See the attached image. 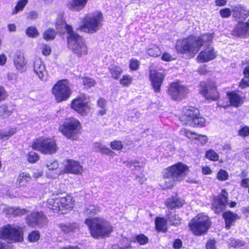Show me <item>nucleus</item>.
Listing matches in <instances>:
<instances>
[{"label":"nucleus","mask_w":249,"mask_h":249,"mask_svg":"<svg viewBox=\"0 0 249 249\" xmlns=\"http://www.w3.org/2000/svg\"><path fill=\"white\" fill-rule=\"evenodd\" d=\"M55 27L58 32H67L68 48L77 56L82 57L88 53V47L82 37L73 31L71 25L67 24L63 16L59 14L56 19Z\"/></svg>","instance_id":"1"},{"label":"nucleus","mask_w":249,"mask_h":249,"mask_svg":"<svg viewBox=\"0 0 249 249\" xmlns=\"http://www.w3.org/2000/svg\"><path fill=\"white\" fill-rule=\"evenodd\" d=\"M213 38V35L211 34H203L197 37L191 36L187 38L178 40L175 48L178 53L193 57L203 45L211 43Z\"/></svg>","instance_id":"2"},{"label":"nucleus","mask_w":249,"mask_h":249,"mask_svg":"<svg viewBox=\"0 0 249 249\" xmlns=\"http://www.w3.org/2000/svg\"><path fill=\"white\" fill-rule=\"evenodd\" d=\"M189 172V167L180 162L165 169L163 172L165 179L163 187L165 189L172 188L178 182L184 180Z\"/></svg>","instance_id":"3"},{"label":"nucleus","mask_w":249,"mask_h":249,"mask_svg":"<svg viewBox=\"0 0 249 249\" xmlns=\"http://www.w3.org/2000/svg\"><path fill=\"white\" fill-rule=\"evenodd\" d=\"M91 235L94 238L108 237L113 231V227L107 220L99 217L86 219Z\"/></svg>","instance_id":"4"},{"label":"nucleus","mask_w":249,"mask_h":249,"mask_svg":"<svg viewBox=\"0 0 249 249\" xmlns=\"http://www.w3.org/2000/svg\"><path fill=\"white\" fill-rule=\"evenodd\" d=\"M103 15L100 11L89 13L81 19L78 29L88 34H94L103 26Z\"/></svg>","instance_id":"5"},{"label":"nucleus","mask_w":249,"mask_h":249,"mask_svg":"<svg viewBox=\"0 0 249 249\" xmlns=\"http://www.w3.org/2000/svg\"><path fill=\"white\" fill-rule=\"evenodd\" d=\"M82 128L80 121L74 117L66 118L58 126V130L66 138L76 140Z\"/></svg>","instance_id":"6"},{"label":"nucleus","mask_w":249,"mask_h":249,"mask_svg":"<svg viewBox=\"0 0 249 249\" xmlns=\"http://www.w3.org/2000/svg\"><path fill=\"white\" fill-rule=\"evenodd\" d=\"M199 110L192 106L184 107L180 117V121L186 125L193 127H203L205 125V119L200 117Z\"/></svg>","instance_id":"7"},{"label":"nucleus","mask_w":249,"mask_h":249,"mask_svg":"<svg viewBox=\"0 0 249 249\" xmlns=\"http://www.w3.org/2000/svg\"><path fill=\"white\" fill-rule=\"evenodd\" d=\"M24 228L15 224H7L0 228V239L10 243L22 242Z\"/></svg>","instance_id":"8"},{"label":"nucleus","mask_w":249,"mask_h":249,"mask_svg":"<svg viewBox=\"0 0 249 249\" xmlns=\"http://www.w3.org/2000/svg\"><path fill=\"white\" fill-rule=\"evenodd\" d=\"M70 107L78 114L85 116L89 113L92 108V105L89 96L80 94L72 100Z\"/></svg>","instance_id":"9"},{"label":"nucleus","mask_w":249,"mask_h":249,"mask_svg":"<svg viewBox=\"0 0 249 249\" xmlns=\"http://www.w3.org/2000/svg\"><path fill=\"white\" fill-rule=\"evenodd\" d=\"M211 225L209 218L206 215L201 213L194 217L189 223L191 231L196 235L205 234Z\"/></svg>","instance_id":"10"},{"label":"nucleus","mask_w":249,"mask_h":249,"mask_svg":"<svg viewBox=\"0 0 249 249\" xmlns=\"http://www.w3.org/2000/svg\"><path fill=\"white\" fill-rule=\"evenodd\" d=\"M52 93L57 103L67 100L71 94L69 81L66 79L57 81L53 87Z\"/></svg>","instance_id":"11"},{"label":"nucleus","mask_w":249,"mask_h":249,"mask_svg":"<svg viewBox=\"0 0 249 249\" xmlns=\"http://www.w3.org/2000/svg\"><path fill=\"white\" fill-rule=\"evenodd\" d=\"M32 147L44 154H53L56 152L58 149L54 140L44 137L36 139L32 143Z\"/></svg>","instance_id":"12"},{"label":"nucleus","mask_w":249,"mask_h":249,"mask_svg":"<svg viewBox=\"0 0 249 249\" xmlns=\"http://www.w3.org/2000/svg\"><path fill=\"white\" fill-rule=\"evenodd\" d=\"M189 90L179 82H173L170 84L168 94L175 100H181L188 93Z\"/></svg>","instance_id":"13"},{"label":"nucleus","mask_w":249,"mask_h":249,"mask_svg":"<svg viewBox=\"0 0 249 249\" xmlns=\"http://www.w3.org/2000/svg\"><path fill=\"white\" fill-rule=\"evenodd\" d=\"M165 75L163 73L155 70H149V80L151 85L155 92L160 93V88L162 85Z\"/></svg>","instance_id":"14"},{"label":"nucleus","mask_w":249,"mask_h":249,"mask_svg":"<svg viewBox=\"0 0 249 249\" xmlns=\"http://www.w3.org/2000/svg\"><path fill=\"white\" fill-rule=\"evenodd\" d=\"M47 222V218L42 212H33L26 217V223L31 227H41Z\"/></svg>","instance_id":"15"},{"label":"nucleus","mask_w":249,"mask_h":249,"mask_svg":"<svg viewBox=\"0 0 249 249\" xmlns=\"http://www.w3.org/2000/svg\"><path fill=\"white\" fill-rule=\"evenodd\" d=\"M199 92L207 100L215 101L219 98V94L215 86L207 85L204 82H201L199 87Z\"/></svg>","instance_id":"16"},{"label":"nucleus","mask_w":249,"mask_h":249,"mask_svg":"<svg viewBox=\"0 0 249 249\" xmlns=\"http://www.w3.org/2000/svg\"><path fill=\"white\" fill-rule=\"evenodd\" d=\"M217 52L213 46H209L201 51L197 56V61L199 63H206L214 60L217 56Z\"/></svg>","instance_id":"17"},{"label":"nucleus","mask_w":249,"mask_h":249,"mask_svg":"<svg viewBox=\"0 0 249 249\" xmlns=\"http://www.w3.org/2000/svg\"><path fill=\"white\" fill-rule=\"evenodd\" d=\"M63 164L64 173L78 175L82 174L83 172L82 166L77 161L71 159L66 160L64 161Z\"/></svg>","instance_id":"18"},{"label":"nucleus","mask_w":249,"mask_h":249,"mask_svg":"<svg viewBox=\"0 0 249 249\" xmlns=\"http://www.w3.org/2000/svg\"><path fill=\"white\" fill-rule=\"evenodd\" d=\"M33 71L37 77L42 81L47 79V71L43 61L39 58H36L34 63Z\"/></svg>","instance_id":"19"},{"label":"nucleus","mask_w":249,"mask_h":249,"mask_svg":"<svg viewBox=\"0 0 249 249\" xmlns=\"http://www.w3.org/2000/svg\"><path fill=\"white\" fill-rule=\"evenodd\" d=\"M26 64L27 61L23 53L20 51H17L14 57V64L16 70L20 72H23L26 70Z\"/></svg>","instance_id":"20"},{"label":"nucleus","mask_w":249,"mask_h":249,"mask_svg":"<svg viewBox=\"0 0 249 249\" xmlns=\"http://www.w3.org/2000/svg\"><path fill=\"white\" fill-rule=\"evenodd\" d=\"M231 34L235 36L245 38L249 36V29L247 28L245 22H239L233 29Z\"/></svg>","instance_id":"21"},{"label":"nucleus","mask_w":249,"mask_h":249,"mask_svg":"<svg viewBox=\"0 0 249 249\" xmlns=\"http://www.w3.org/2000/svg\"><path fill=\"white\" fill-rule=\"evenodd\" d=\"M58 202L60 203L61 208V214L66 213L67 211L72 210L74 207V200L70 196L65 197H59Z\"/></svg>","instance_id":"22"},{"label":"nucleus","mask_w":249,"mask_h":249,"mask_svg":"<svg viewBox=\"0 0 249 249\" xmlns=\"http://www.w3.org/2000/svg\"><path fill=\"white\" fill-rule=\"evenodd\" d=\"M231 105L238 107L243 104L245 98L241 95L239 91H233L227 93Z\"/></svg>","instance_id":"23"},{"label":"nucleus","mask_w":249,"mask_h":249,"mask_svg":"<svg viewBox=\"0 0 249 249\" xmlns=\"http://www.w3.org/2000/svg\"><path fill=\"white\" fill-rule=\"evenodd\" d=\"M59 197L53 196L49 198L47 201L43 203V207H46L53 211L54 213H61V207L58 202Z\"/></svg>","instance_id":"24"},{"label":"nucleus","mask_w":249,"mask_h":249,"mask_svg":"<svg viewBox=\"0 0 249 249\" xmlns=\"http://www.w3.org/2000/svg\"><path fill=\"white\" fill-rule=\"evenodd\" d=\"M89 0H71L67 4V7L74 12H79L83 9L88 3Z\"/></svg>","instance_id":"25"},{"label":"nucleus","mask_w":249,"mask_h":249,"mask_svg":"<svg viewBox=\"0 0 249 249\" xmlns=\"http://www.w3.org/2000/svg\"><path fill=\"white\" fill-rule=\"evenodd\" d=\"M232 11L233 16L238 19H244L249 15V11L241 5L234 6Z\"/></svg>","instance_id":"26"},{"label":"nucleus","mask_w":249,"mask_h":249,"mask_svg":"<svg viewBox=\"0 0 249 249\" xmlns=\"http://www.w3.org/2000/svg\"><path fill=\"white\" fill-rule=\"evenodd\" d=\"M223 217L225 221L226 227L228 229L231 228L233 223L239 218L237 214L231 213V211H227L224 213Z\"/></svg>","instance_id":"27"},{"label":"nucleus","mask_w":249,"mask_h":249,"mask_svg":"<svg viewBox=\"0 0 249 249\" xmlns=\"http://www.w3.org/2000/svg\"><path fill=\"white\" fill-rule=\"evenodd\" d=\"M47 167L50 170V171L47 173V177L51 178H57L58 175V173L56 172L52 173L51 171L55 170L58 168V163L57 161L53 160H50L47 163Z\"/></svg>","instance_id":"28"},{"label":"nucleus","mask_w":249,"mask_h":249,"mask_svg":"<svg viewBox=\"0 0 249 249\" xmlns=\"http://www.w3.org/2000/svg\"><path fill=\"white\" fill-rule=\"evenodd\" d=\"M146 162L145 158H141L128 161L127 166L132 169H139L144 167Z\"/></svg>","instance_id":"29"},{"label":"nucleus","mask_w":249,"mask_h":249,"mask_svg":"<svg viewBox=\"0 0 249 249\" xmlns=\"http://www.w3.org/2000/svg\"><path fill=\"white\" fill-rule=\"evenodd\" d=\"M183 204L184 200L177 196L168 199L166 203V206L171 209L180 208L182 206Z\"/></svg>","instance_id":"30"},{"label":"nucleus","mask_w":249,"mask_h":249,"mask_svg":"<svg viewBox=\"0 0 249 249\" xmlns=\"http://www.w3.org/2000/svg\"><path fill=\"white\" fill-rule=\"evenodd\" d=\"M4 212L6 214H13L15 216H21L25 214L27 211L25 209L7 207L4 209Z\"/></svg>","instance_id":"31"},{"label":"nucleus","mask_w":249,"mask_h":249,"mask_svg":"<svg viewBox=\"0 0 249 249\" xmlns=\"http://www.w3.org/2000/svg\"><path fill=\"white\" fill-rule=\"evenodd\" d=\"M58 226L60 230L65 233L74 231L78 228V225L76 223H61Z\"/></svg>","instance_id":"32"},{"label":"nucleus","mask_w":249,"mask_h":249,"mask_svg":"<svg viewBox=\"0 0 249 249\" xmlns=\"http://www.w3.org/2000/svg\"><path fill=\"white\" fill-rule=\"evenodd\" d=\"M108 69L112 77L115 79H118L123 72V69L120 66L115 65H111Z\"/></svg>","instance_id":"33"},{"label":"nucleus","mask_w":249,"mask_h":249,"mask_svg":"<svg viewBox=\"0 0 249 249\" xmlns=\"http://www.w3.org/2000/svg\"><path fill=\"white\" fill-rule=\"evenodd\" d=\"M226 204L227 203L222 200L215 198L213 203V209L215 213H219L225 209Z\"/></svg>","instance_id":"34"},{"label":"nucleus","mask_w":249,"mask_h":249,"mask_svg":"<svg viewBox=\"0 0 249 249\" xmlns=\"http://www.w3.org/2000/svg\"><path fill=\"white\" fill-rule=\"evenodd\" d=\"M31 179L30 175L27 172H22L19 174L17 183L19 186H24Z\"/></svg>","instance_id":"35"},{"label":"nucleus","mask_w":249,"mask_h":249,"mask_svg":"<svg viewBox=\"0 0 249 249\" xmlns=\"http://www.w3.org/2000/svg\"><path fill=\"white\" fill-rule=\"evenodd\" d=\"M180 135L184 136L191 141L196 140L197 134L186 128H182L179 131Z\"/></svg>","instance_id":"36"},{"label":"nucleus","mask_w":249,"mask_h":249,"mask_svg":"<svg viewBox=\"0 0 249 249\" xmlns=\"http://www.w3.org/2000/svg\"><path fill=\"white\" fill-rule=\"evenodd\" d=\"M148 54L152 57H157L161 54L160 48L156 45H150L147 50Z\"/></svg>","instance_id":"37"},{"label":"nucleus","mask_w":249,"mask_h":249,"mask_svg":"<svg viewBox=\"0 0 249 249\" xmlns=\"http://www.w3.org/2000/svg\"><path fill=\"white\" fill-rule=\"evenodd\" d=\"M166 220L163 218L158 217L155 221L157 229L159 231H165L166 230Z\"/></svg>","instance_id":"38"},{"label":"nucleus","mask_w":249,"mask_h":249,"mask_svg":"<svg viewBox=\"0 0 249 249\" xmlns=\"http://www.w3.org/2000/svg\"><path fill=\"white\" fill-rule=\"evenodd\" d=\"M1 132L3 140H6L17 133V128L16 127H9L6 130L1 131Z\"/></svg>","instance_id":"39"},{"label":"nucleus","mask_w":249,"mask_h":249,"mask_svg":"<svg viewBox=\"0 0 249 249\" xmlns=\"http://www.w3.org/2000/svg\"><path fill=\"white\" fill-rule=\"evenodd\" d=\"M28 1V0H18L15 9L12 11V14H17L18 12L22 11Z\"/></svg>","instance_id":"40"},{"label":"nucleus","mask_w":249,"mask_h":249,"mask_svg":"<svg viewBox=\"0 0 249 249\" xmlns=\"http://www.w3.org/2000/svg\"><path fill=\"white\" fill-rule=\"evenodd\" d=\"M148 238L143 234L136 235L133 238V241L134 242H137L141 245L146 244L148 242Z\"/></svg>","instance_id":"41"},{"label":"nucleus","mask_w":249,"mask_h":249,"mask_svg":"<svg viewBox=\"0 0 249 249\" xmlns=\"http://www.w3.org/2000/svg\"><path fill=\"white\" fill-rule=\"evenodd\" d=\"M12 111L8 109V107L5 105L0 106V118L4 119L10 116Z\"/></svg>","instance_id":"42"},{"label":"nucleus","mask_w":249,"mask_h":249,"mask_svg":"<svg viewBox=\"0 0 249 249\" xmlns=\"http://www.w3.org/2000/svg\"><path fill=\"white\" fill-rule=\"evenodd\" d=\"M40 237L39 232L37 231H34L29 234L28 240L30 242H36L39 239Z\"/></svg>","instance_id":"43"},{"label":"nucleus","mask_w":249,"mask_h":249,"mask_svg":"<svg viewBox=\"0 0 249 249\" xmlns=\"http://www.w3.org/2000/svg\"><path fill=\"white\" fill-rule=\"evenodd\" d=\"M205 156L208 159L213 161H217L219 159L218 154L212 149L207 151Z\"/></svg>","instance_id":"44"},{"label":"nucleus","mask_w":249,"mask_h":249,"mask_svg":"<svg viewBox=\"0 0 249 249\" xmlns=\"http://www.w3.org/2000/svg\"><path fill=\"white\" fill-rule=\"evenodd\" d=\"M133 79L129 75H124L120 80V83L124 87H128L132 82Z\"/></svg>","instance_id":"45"},{"label":"nucleus","mask_w":249,"mask_h":249,"mask_svg":"<svg viewBox=\"0 0 249 249\" xmlns=\"http://www.w3.org/2000/svg\"><path fill=\"white\" fill-rule=\"evenodd\" d=\"M26 34L30 37L35 38L37 37L39 33L36 28L33 26H30L27 28Z\"/></svg>","instance_id":"46"},{"label":"nucleus","mask_w":249,"mask_h":249,"mask_svg":"<svg viewBox=\"0 0 249 249\" xmlns=\"http://www.w3.org/2000/svg\"><path fill=\"white\" fill-rule=\"evenodd\" d=\"M56 33L53 29H49L47 30L43 34V37L46 40L53 39L55 36Z\"/></svg>","instance_id":"47"},{"label":"nucleus","mask_w":249,"mask_h":249,"mask_svg":"<svg viewBox=\"0 0 249 249\" xmlns=\"http://www.w3.org/2000/svg\"><path fill=\"white\" fill-rule=\"evenodd\" d=\"M216 178L220 181H225L229 178L227 172L223 169H220L217 173Z\"/></svg>","instance_id":"48"},{"label":"nucleus","mask_w":249,"mask_h":249,"mask_svg":"<svg viewBox=\"0 0 249 249\" xmlns=\"http://www.w3.org/2000/svg\"><path fill=\"white\" fill-rule=\"evenodd\" d=\"M28 161L30 163H35L39 160V156L34 152H29L27 157Z\"/></svg>","instance_id":"49"},{"label":"nucleus","mask_w":249,"mask_h":249,"mask_svg":"<svg viewBox=\"0 0 249 249\" xmlns=\"http://www.w3.org/2000/svg\"><path fill=\"white\" fill-rule=\"evenodd\" d=\"M110 147L114 150H121L123 147V144L122 142L119 141H113L110 142Z\"/></svg>","instance_id":"50"},{"label":"nucleus","mask_w":249,"mask_h":249,"mask_svg":"<svg viewBox=\"0 0 249 249\" xmlns=\"http://www.w3.org/2000/svg\"><path fill=\"white\" fill-rule=\"evenodd\" d=\"M140 64V62L138 60L132 58L129 61V68L132 71H136L138 69Z\"/></svg>","instance_id":"51"},{"label":"nucleus","mask_w":249,"mask_h":249,"mask_svg":"<svg viewBox=\"0 0 249 249\" xmlns=\"http://www.w3.org/2000/svg\"><path fill=\"white\" fill-rule=\"evenodd\" d=\"M100 212V209L98 207L95 206H89L87 208L86 213L88 214L93 215L97 214Z\"/></svg>","instance_id":"52"},{"label":"nucleus","mask_w":249,"mask_h":249,"mask_svg":"<svg viewBox=\"0 0 249 249\" xmlns=\"http://www.w3.org/2000/svg\"><path fill=\"white\" fill-rule=\"evenodd\" d=\"M229 244L231 246L234 248H240L244 246L246 244L245 242L239 240H235L234 239H231Z\"/></svg>","instance_id":"53"},{"label":"nucleus","mask_w":249,"mask_h":249,"mask_svg":"<svg viewBox=\"0 0 249 249\" xmlns=\"http://www.w3.org/2000/svg\"><path fill=\"white\" fill-rule=\"evenodd\" d=\"M83 83L86 88H90L95 85V81L89 77H84L83 79Z\"/></svg>","instance_id":"54"},{"label":"nucleus","mask_w":249,"mask_h":249,"mask_svg":"<svg viewBox=\"0 0 249 249\" xmlns=\"http://www.w3.org/2000/svg\"><path fill=\"white\" fill-rule=\"evenodd\" d=\"M40 49L41 50L42 53L44 55H48L51 53V49L50 47L46 44L41 45Z\"/></svg>","instance_id":"55"},{"label":"nucleus","mask_w":249,"mask_h":249,"mask_svg":"<svg viewBox=\"0 0 249 249\" xmlns=\"http://www.w3.org/2000/svg\"><path fill=\"white\" fill-rule=\"evenodd\" d=\"M168 220L171 222V224L173 225H178L180 223V219L179 216L175 215L168 217Z\"/></svg>","instance_id":"56"},{"label":"nucleus","mask_w":249,"mask_h":249,"mask_svg":"<svg viewBox=\"0 0 249 249\" xmlns=\"http://www.w3.org/2000/svg\"><path fill=\"white\" fill-rule=\"evenodd\" d=\"M96 146L99 148L98 150L103 153L109 155L113 153V152L109 148L106 147L101 144L97 143Z\"/></svg>","instance_id":"57"},{"label":"nucleus","mask_w":249,"mask_h":249,"mask_svg":"<svg viewBox=\"0 0 249 249\" xmlns=\"http://www.w3.org/2000/svg\"><path fill=\"white\" fill-rule=\"evenodd\" d=\"M219 13L221 17L227 18L231 16V11L229 8H225L220 10Z\"/></svg>","instance_id":"58"},{"label":"nucleus","mask_w":249,"mask_h":249,"mask_svg":"<svg viewBox=\"0 0 249 249\" xmlns=\"http://www.w3.org/2000/svg\"><path fill=\"white\" fill-rule=\"evenodd\" d=\"M238 134L240 136L246 137L249 135V127L244 126L242 127L238 131Z\"/></svg>","instance_id":"59"},{"label":"nucleus","mask_w":249,"mask_h":249,"mask_svg":"<svg viewBox=\"0 0 249 249\" xmlns=\"http://www.w3.org/2000/svg\"><path fill=\"white\" fill-rule=\"evenodd\" d=\"M239 86L242 89L249 87V78L244 77L239 83Z\"/></svg>","instance_id":"60"},{"label":"nucleus","mask_w":249,"mask_h":249,"mask_svg":"<svg viewBox=\"0 0 249 249\" xmlns=\"http://www.w3.org/2000/svg\"><path fill=\"white\" fill-rule=\"evenodd\" d=\"M228 196V193L225 190H222L221 191V195L219 196H218L216 198L219 200H222V201H223L224 202H226L227 203Z\"/></svg>","instance_id":"61"},{"label":"nucleus","mask_w":249,"mask_h":249,"mask_svg":"<svg viewBox=\"0 0 249 249\" xmlns=\"http://www.w3.org/2000/svg\"><path fill=\"white\" fill-rule=\"evenodd\" d=\"M8 94L4 88L0 86V102L5 100Z\"/></svg>","instance_id":"62"},{"label":"nucleus","mask_w":249,"mask_h":249,"mask_svg":"<svg viewBox=\"0 0 249 249\" xmlns=\"http://www.w3.org/2000/svg\"><path fill=\"white\" fill-rule=\"evenodd\" d=\"M196 140L199 141L200 143L203 145L205 144L208 142V138L207 136L203 135H199L197 134V137L196 138Z\"/></svg>","instance_id":"63"},{"label":"nucleus","mask_w":249,"mask_h":249,"mask_svg":"<svg viewBox=\"0 0 249 249\" xmlns=\"http://www.w3.org/2000/svg\"><path fill=\"white\" fill-rule=\"evenodd\" d=\"M215 241L213 240H210L206 244V249H216Z\"/></svg>","instance_id":"64"}]
</instances>
